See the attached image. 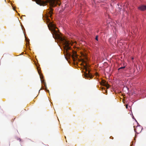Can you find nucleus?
Instances as JSON below:
<instances>
[{"label": "nucleus", "mask_w": 146, "mask_h": 146, "mask_svg": "<svg viewBox=\"0 0 146 146\" xmlns=\"http://www.w3.org/2000/svg\"><path fill=\"white\" fill-rule=\"evenodd\" d=\"M48 27L49 30L51 31L53 37L54 35L56 36H58L57 31L55 30L57 28L55 27L54 24L52 23H50L48 25Z\"/></svg>", "instance_id": "f03ea898"}, {"label": "nucleus", "mask_w": 146, "mask_h": 146, "mask_svg": "<svg viewBox=\"0 0 146 146\" xmlns=\"http://www.w3.org/2000/svg\"><path fill=\"white\" fill-rule=\"evenodd\" d=\"M42 83L44 85L45 88V90H47V87L46 86V82L44 81V80H42L41 81Z\"/></svg>", "instance_id": "1a4fd4ad"}, {"label": "nucleus", "mask_w": 146, "mask_h": 146, "mask_svg": "<svg viewBox=\"0 0 146 146\" xmlns=\"http://www.w3.org/2000/svg\"><path fill=\"white\" fill-rule=\"evenodd\" d=\"M128 108V105H126V108Z\"/></svg>", "instance_id": "4468645a"}, {"label": "nucleus", "mask_w": 146, "mask_h": 146, "mask_svg": "<svg viewBox=\"0 0 146 146\" xmlns=\"http://www.w3.org/2000/svg\"><path fill=\"white\" fill-rule=\"evenodd\" d=\"M82 62H85V61H84V60H82Z\"/></svg>", "instance_id": "2eb2a0df"}, {"label": "nucleus", "mask_w": 146, "mask_h": 146, "mask_svg": "<svg viewBox=\"0 0 146 146\" xmlns=\"http://www.w3.org/2000/svg\"><path fill=\"white\" fill-rule=\"evenodd\" d=\"M60 39L63 45L64 51H65L68 54V51L70 49V47L69 46L70 44V42L64 38L60 37Z\"/></svg>", "instance_id": "f257e3e1"}, {"label": "nucleus", "mask_w": 146, "mask_h": 146, "mask_svg": "<svg viewBox=\"0 0 146 146\" xmlns=\"http://www.w3.org/2000/svg\"><path fill=\"white\" fill-rule=\"evenodd\" d=\"M104 89V90L106 91V92H107V91H106V90H105V88H102V90H103V89Z\"/></svg>", "instance_id": "ddd939ff"}, {"label": "nucleus", "mask_w": 146, "mask_h": 146, "mask_svg": "<svg viewBox=\"0 0 146 146\" xmlns=\"http://www.w3.org/2000/svg\"><path fill=\"white\" fill-rule=\"evenodd\" d=\"M19 139V141H21V139Z\"/></svg>", "instance_id": "f3484780"}, {"label": "nucleus", "mask_w": 146, "mask_h": 146, "mask_svg": "<svg viewBox=\"0 0 146 146\" xmlns=\"http://www.w3.org/2000/svg\"><path fill=\"white\" fill-rule=\"evenodd\" d=\"M138 9L141 11H144L146 10V5H141L138 7Z\"/></svg>", "instance_id": "423d86ee"}, {"label": "nucleus", "mask_w": 146, "mask_h": 146, "mask_svg": "<svg viewBox=\"0 0 146 146\" xmlns=\"http://www.w3.org/2000/svg\"><path fill=\"white\" fill-rule=\"evenodd\" d=\"M36 3L40 5H44L45 4V2L41 0H36Z\"/></svg>", "instance_id": "20e7f679"}, {"label": "nucleus", "mask_w": 146, "mask_h": 146, "mask_svg": "<svg viewBox=\"0 0 146 146\" xmlns=\"http://www.w3.org/2000/svg\"><path fill=\"white\" fill-rule=\"evenodd\" d=\"M98 36H96V37L95 39H96V40H97L98 41Z\"/></svg>", "instance_id": "9b49d317"}, {"label": "nucleus", "mask_w": 146, "mask_h": 146, "mask_svg": "<svg viewBox=\"0 0 146 146\" xmlns=\"http://www.w3.org/2000/svg\"><path fill=\"white\" fill-rule=\"evenodd\" d=\"M53 9L51 8L50 9V11H49V14L50 15V17H51L52 15V14L53 13Z\"/></svg>", "instance_id": "9d476101"}, {"label": "nucleus", "mask_w": 146, "mask_h": 146, "mask_svg": "<svg viewBox=\"0 0 146 146\" xmlns=\"http://www.w3.org/2000/svg\"><path fill=\"white\" fill-rule=\"evenodd\" d=\"M52 6H53L54 5V2L53 3L52 2Z\"/></svg>", "instance_id": "f8f14e48"}, {"label": "nucleus", "mask_w": 146, "mask_h": 146, "mask_svg": "<svg viewBox=\"0 0 146 146\" xmlns=\"http://www.w3.org/2000/svg\"><path fill=\"white\" fill-rule=\"evenodd\" d=\"M142 129L140 126H137L136 128L134 129L135 131L137 133H140Z\"/></svg>", "instance_id": "39448f33"}, {"label": "nucleus", "mask_w": 146, "mask_h": 146, "mask_svg": "<svg viewBox=\"0 0 146 146\" xmlns=\"http://www.w3.org/2000/svg\"><path fill=\"white\" fill-rule=\"evenodd\" d=\"M47 92H49V90H47Z\"/></svg>", "instance_id": "dca6fc26"}, {"label": "nucleus", "mask_w": 146, "mask_h": 146, "mask_svg": "<svg viewBox=\"0 0 146 146\" xmlns=\"http://www.w3.org/2000/svg\"><path fill=\"white\" fill-rule=\"evenodd\" d=\"M72 57L74 61H75L77 60V56L76 53L73 54L72 55Z\"/></svg>", "instance_id": "0eeeda50"}, {"label": "nucleus", "mask_w": 146, "mask_h": 146, "mask_svg": "<svg viewBox=\"0 0 146 146\" xmlns=\"http://www.w3.org/2000/svg\"><path fill=\"white\" fill-rule=\"evenodd\" d=\"M84 69H85L86 72L88 71V73H86V72H85L84 73V77L86 78H87L88 79L89 78H92V76L91 75V74L90 73V71L89 70H88V69L87 68V67L86 66H84Z\"/></svg>", "instance_id": "7ed1b4c3"}, {"label": "nucleus", "mask_w": 146, "mask_h": 146, "mask_svg": "<svg viewBox=\"0 0 146 146\" xmlns=\"http://www.w3.org/2000/svg\"><path fill=\"white\" fill-rule=\"evenodd\" d=\"M125 66H124L123 67H120V68H119L118 69V71L119 72H122V70L124 68H125Z\"/></svg>", "instance_id": "6e6552de"}, {"label": "nucleus", "mask_w": 146, "mask_h": 146, "mask_svg": "<svg viewBox=\"0 0 146 146\" xmlns=\"http://www.w3.org/2000/svg\"><path fill=\"white\" fill-rule=\"evenodd\" d=\"M42 89V88H40V90H41Z\"/></svg>", "instance_id": "a211bd4d"}]
</instances>
